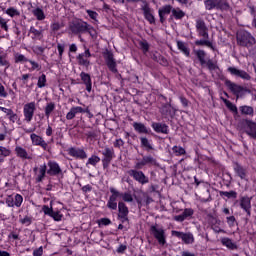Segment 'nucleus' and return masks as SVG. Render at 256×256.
<instances>
[{
  "label": "nucleus",
  "instance_id": "obj_1",
  "mask_svg": "<svg viewBox=\"0 0 256 256\" xmlns=\"http://www.w3.org/2000/svg\"><path fill=\"white\" fill-rule=\"evenodd\" d=\"M236 43L239 47H245L250 53L255 55L256 53V39L253 37L251 32L241 30L236 34Z\"/></svg>",
  "mask_w": 256,
  "mask_h": 256
},
{
  "label": "nucleus",
  "instance_id": "obj_2",
  "mask_svg": "<svg viewBox=\"0 0 256 256\" xmlns=\"http://www.w3.org/2000/svg\"><path fill=\"white\" fill-rule=\"evenodd\" d=\"M150 233L161 247L167 245V234L165 233V229H163V227H159L157 224L152 225L150 227Z\"/></svg>",
  "mask_w": 256,
  "mask_h": 256
},
{
  "label": "nucleus",
  "instance_id": "obj_3",
  "mask_svg": "<svg viewBox=\"0 0 256 256\" xmlns=\"http://www.w3.org/2000/svg\"><path fill=\"white\" fill-rule=\"evenodd\" d=\"M69 31L72 35H83V33H87V22L83 20H72L68 25Z\"/></svg>",
  "mask_w": 256,
  "mask_h": 256
},
{
  "label": "nucleus",
  "instance_id": "obj_4",
  "mask_svg": "<svg viewBox=\"0 0 256 256\" xmlns=\"http://www.w3.org/2000/svg\"><path fill=\"white\" fill-rule=\"evenodd\" d=\"M103 158H102V165L103 169H107L109 165H111V161H113V157H115V150L112 147H104L102 151Z\"/></svg>",
  "mask_w": 256,
  "mask_h": 256
},
{
  "label": "nucleus",
  "instance_id": "obj_5",
  "mask_svg": "<svg viewBox=\"0 0 256 256\" xmlns=\"http://www.w3.org/2000/svg\"><path fill=\"white\" fill-rule=\"evenodd\" d=\"M36 109L35 102H30L24 105L23 115L25 123H31V121H33Z\"/></svg>",
  "mask_w": 256,
  "mask_h": 256
},
{
  "label": "nucleus",
  "instance_id": "obj_6",
  "mask_svg": "<svg viewBox=\"0 0 256 256\" xmlns=\"http://www.w3.org/2000/svg\"><path fill=\"white\" fill-rule=\"evenodd\" d=\"M103 55H104V61L109 71H111V73H118L117 62L115 61V56L113 55V53L107 50L106 52H104Z\"/></svg>",
  "mask_w": 256,
  "mask_h": 256
},
{
  "label": "nucleus",
  "instance_id": "obj_7",
  "mask_svg": "<svg viewBox=\"0 0 256 256\" xmlns=\"http://www.w3.org/2000/svg\"><path fill=\"white\" fill-rule=\"evenodd\" d=\"M47 166V174L50 175V177H59L60 175L63 177V170L61 166H59V163L56 161H48Z\"/></svg>",
  "mask_w": 256,
  "mask_h": 256
},
{
  "label": "nucleus",
  "instance_id": "obj_8",
  "mask_svg": "<svg viewBox=\"0 0 256 256\" xmlns=\"http://www.w3.org/2000/svg\"><path fill=\"white\" fill-rule=\"evenodd\" d=\"M153 167L159 165L153 156H143L142 160L135 164V169H143L145 166Z\"/></svg>",
  "mask_w": 256,
  "mask_h": 256
},
{
  "label": "nucleus",
  "instance_id": "obj_9",
  "mask_svg": "<svg viewBox=\"0 0 256 256\" xmlns=\"http://www.w3.org/2000/svg\"><path fill=\"white\" fill-rule=\"evenodd\" d=\"M171 235L173 237H177L178 239H182V241L186 245H191V244L195 243V238L193 237V235L191 233H184V232H179L177 230H172Z\"/></svg>",
  "mask_w": 256,
  "mask_h": 256
},
{
  "label": "nucleus",
  "instance_id": "obj_10",
  "mask_svg": "<svg viewBox=\"0 0 256 256\" xmlns=\"http://www.w3.org/2000/svg\"><path fill=\"white\" fill-rule=\"evenodd\" d=\"M196 31L199 37H203V39H209V28H207V24H205V20L203 19L196 20Z\"/></svg>",
  "mask_w": 256,
  "mask_h": 256
},
{
  "label": "nucleus",
  "instance_id": "obj_11",
  "mask_svg": "<svg viewBox=\"0 0 256 256\" xmlns=\"http://www.w3.org/2000/svg\"><path fill=\"white\" fill-rule=\"evenodd\" d=\"M227 71L233 76L243 79V81H251V75L245 70H241L235 67H228Z\"/></svg>",
  "mask_w": 256,
  "mask_h": 256
},
{
  "label": "nucleus",
  "instance_id": "obj_12",
  "mask_svg": "<svg viewBox=\"0 0 256 256\" xmlns=\"http://www.w3.org/2000/svg\"><path fill=\"white\" fill-rule=\"evenodd\" d=\"M110 193H112V195L109 197V200L107 202V207L112 211H117V199H119L121 192H119L115 188H110Z\"/></svg>",
  "mask_w": 256,
  "mask_h": 256
},
{
  "label": "nucleus",
  "instance_id": "obj_13",
  "mask_svg": "<svg viewBox=\"0 0 256 256\" xmlns=\"http://www.w3.org/2000/svg\"><path fill=\"white\" fill-rule=\"evenodd\" d=\"M128 173L130 177H133V179L138 183H140L141 185H145L149 183V177L145 176V173H143V171L132 169V170H129Z\"/></svg>",
  "mask_w": 256,
  "mask_h": 256
},
{
  "label": "nucleus",
  "instance_id": "obj_14",
  "mask_svg": "<svg viewBox=\"0 0 256 256\" xmlns=\"http://www.w3.org/2000/svg\"><path fill=\"white\" fill-rule=\"evenodd\" d=\"M118 218L121 220L122 223L129 221V208L125 204V202L118 203Z\"/></svg>",
  "mask_w": 256,
  "mask_h": 256
},
{
  "label": "nucleus",
  "instance_id": "obj_15",
  "mask_svg": "<svg viewBox=\"0 0 256 256\" xmlns=\"http://www.w3.org/2000/svg\"><path fill=\"white\" fill-rule=\"evenodd\" d=\"M225 86L233 93V95H236V97H239L241 93L245 91V88L237 83L232 82L231 80H225Z\"/></svg>",
  "mask_w": 256,
  "mask_h": 256
},
{
  "label": "nucleus",
  "instance_id": "obj_16",
  "mask_svg": "<svg viewBox=\"0 0 256 256\" xmlns=\"http://www.w3.org/2000/svg\"><path fill=\"white\" fill-rule=\"evenodd\" d=\"M68 155L74 157L75 159H81L82 161L87 159V152L82 148L70 147L68 148Z\"/></svg>",
  "mask_w": 256,
  "mask_h": 256
},
{
  "label": "nucleus",
  "instance_id": "obj_17",
  "mask_svg": "<svg viewBox=\"0 0 256 256\" xmlns=\"http://www.w3.org/2000/svg\"><path fill=\"white\" fill-rule=\"evenodd\" d=\"M159 111H160L161 115H163V117H165V119H167L168 117L173 118L175 116L173 107H171V103H169V102L162 103L161 107L159 108Z\"/></svg>",
  "mask_w": 256,
  "mask_h": 256
},
{
  "label": "nucleus",
  "instance_id": "obj_18",
  "mask_svg": "<svg viewBox=\"0 0 256 256\" xmlns=\"http://www.w3.org/2000/svg\"><path fill=\"white\" fill-rule=\"evenodd\" d=\"M42 211L44 215H48L49 217H52L54 221H61V219H63V214L53 211V206L49 208V206L44 205L42 207Z\"/></svg>",
  "mask_w": 256,
  "mask_h": 256
},
{
  "label": "nucleus",
  "instance_id": "obj_19",
  "mask_svg": "<svg viewBox=\"0 0 256 256\" xmlns=\"http://www.w3.org/2000/svg\"><path fill=\"white\" fill-rule=\"evenodd\" d=\"M194 213L195 211L193 210V208H185L182 214L174 216V221H177L178 223H183V221L191 219Z\"/></svg>",
  "mask_w": 256,
  "mask_h": 256
},
{
  "label": "nucleus",
  "instance_id": "obj_20",
  "mask_svg": "<svg viewBox=\"0 0 256 256\" xmlns=\"http://www.w3.org/2000/svg\"><path fill=\"white\" fill-rule=\"evenodd\" d=\"M152 129L155 133H161L162 135H169V126L161 122H152Z\"/></svg>",
  "mask_w": 256,
  "mask_h": 256
},
{
  "label": "nucleus",
  "instance_id": "obj_21",
  "mask_svg": "<svg viewBox=\"0 0 256 256\" xmlns=\"http://www.w3.org/2000/svg\"><path fill=\"white\" fill-rule=\"evenodd\" d=\"M173 12V6L171 5H164L158 10V15L160 18V23H165L167 20L166 15H171Z\"/></svg>",
  "mask_w": 256,
  "mask_h": 256
},
{
  "label": "nucleus",
  "instance_id": "obj_22",
  "mask_svg": "<svg viewBox=\"0 0 256 256\" xmlns=\"http://www.w3.org/2000/svg\"><path fill=\"white\" fill-rule=\"evenodd\" d=\"M245 133L250 137V139H254L256 141V122L252 120L246 121Z\"/></svg>",
  "mask_w": 256,
  "mask_h": 256
},
{
  "label": "nucleus",
  "instance_id": "obj_23",
  "mask_svg": "<svg viewBox=\"0 0 256 256\" xmlns=\"http://www.w3.org/2000/svg\"><path fill=\"white\" fill-rule=\"evenodd\" d=\"M240 207L245 211L247 217H251V198L249 196L240 198Z\"/></svg>",
  "mask_w": 256,
  "mask_h": 256
},
{
  "label": "nucleus",
  "instance_id": "obj_24",
  "mask_svg": "<svg viewBox=\"0 0 256 256\" xmlns=\"http://www.w3.org/2000/svg\"><path fill=\"white\" fill-rule=\"evenodd\" d=\"M80 79L85 85L86 91H88V93H91V90L93 89V81L91 80V75H89V73L86 72H81Z\"/></svg>",
  "mask_w": 256,
  "mask_h": 256
},
{
  "label": "nucleus",
  "instance_id": "obj_25",
  "mask_svg": "<svg viewBox=\"0 0 256 256\" xmlns=\"http://www.w3.org/2000/svg\"><path fill=\"white\" fill-rule=\"evenodd\" d=\"M30 139L33 143V145H37L39 147H42V149H44L45 151H47V142H45V140L43 139V137L33 133L30 135Z\"/></svg>",
  "mask_w": 256,
  "mask_h": 256
},
{
  "label": "nucleus",
  "instance_id": "obj_26",
  "mask_svg": "<svg viewBox=\"0 0 256 256\" xmlns=\"http://www.w3.org/2000/svg\"><path fill=\"white\" fill-rule=\"evenodd\" d=\"M141 9L146 21L150 22L151 24L155 23V16H153V13H151V7H149L147 2L144 3Z\"/></svg>",
  "mask_w": 256,
  "mask_h": 256
},
{
  "label": "nucleus",
  "instance_id": "obj_27",
  "mask_svg": "<svg viewBox=\"0 0 256 256\" xmlns=\"http://www.w3.org/2000/svg\"><path fill=\"white\" fill-rule=\"evenodd\" d=\"M134 130L136 131V133H140V134H144V135H149V133H151V129L147 128V126H145V124L141 123V122H134L132 124Z\"/></svg>",
  "mask_w": 256,
  "mask_h": 256
},
{
  "label": "nucleus",
  "instance_id": "obj_28",
  "mask_svg": "<svg viewBox=\"0 0 256 256\" xmlns=\"http://www.w3.org/2000/svg\"><path fill=\"white\" fill-rule=\"evenodd\" d=\"M193 53L197 57L200 65L203 67L205 63H207V60H205V58L207 57V52L201 49H193Z\"/></svg>",
  "mask_w": 256,
  "mask_h": 256
},
{
  "label": "nucleus",
  "instance_id": "obj_29",
  "mask_svg": "<svg viewBox=\"0 0 256 256\" xmlns=\"http://www.w3.org/2000/svg\"><path fill=\"white\" fill-rule=\"evenodd\" d=\"M234 171L240 179H247V168L241 166L239 163L234 164Z\"/></svg>",
  "mask_w": 256,
  "mask_h": 256
},
{
  "label": "nucleus",
  "instance_id": "obj_30",
  "mask_svg": "<svg viewBox=\"0 0 256 256\" xmlns=\"http://www.w3.org/2000/svg\"><path fill=\"white\" fill-rule=\"evenodd\" d=\"M220 242L224 247H227V249H230V251H235V249H237V244L233 242V240H231L230 238H227V237L221 238Z\"/></svg>",
  "mask_w": 256,
  "mask_h": 256
},
{
  "label": "nucleus",
  "instance_id": "obj_31",
  "mask_svg": "<svg viewBox=\"0 0 256 256\" xmlns=\"http://www.w3.org/2000/svg\"><path fill=\"white\" fill-rule=\"evenodd\" d=\"M83 111V107L81 106H75L70 109V111L66 114V119L68 121H71L72 119H75L76 115L78 113H81Z\"/></svg>",
  "mask_w": 256,
  "mask_h": 256
},
{
  "label": "nucleus",
  "instance_id": "obj_32",
  "mask_svg": "<svg viewBox=\"0 0 256 256\" xmlns=\"http://www.w3.org/2000/svg\"><path fill=\"white\" fill-rule=\"evenodd\" d=\"M185 17V12L181 10V8H172V14L170 19H176L177 21H181Z\"/></svg>",
  "mask_w": 256,
  "mask_h": 256
},
{
  "label": "nucleus",
  "instance_id": "obj_33",
  "mask_svg": "<svg viewBox=\"0 0 256 256\" xmlns=\"http://www.w3.org/2000/svg\"><path fill=\"white\" fill-rule=\"evenodd\" d=\"M195 45L197 47H209V49H212L213 51L215 50V47H213V43L211 41H209V38H204L201 40H196Z\"/></svg>",
  "mask_w": 256,
  "mask_h": 256
},
{
  "label": "nucleus",
  "instance_id": "obj_34",
  "mask_svg": "<svg viewBox=\"0 0 256 256\" xmlns=\"http://www.w3.org/2000/svg\"><path fill=\"white\" fill-rule=\"evenodd\" d=\"M177 47L179 49V51H181L182 53H184V55L186 57H191V50L189 49V47L187 46V44H185V42L183 41H178L177 42Z\"/></svg>",
  "mask_w": 256,
  "mask_h": 256
},
{
  "label": "nucleus",
  "instance_id": "obj_35",
  "mask_svg": "<svg viewBox=\"0 0 256 256\" xmlns=\"http://www.w3.org/2000/svg\"><path fill=\"white\" fill-rule=\"evenodd\" d=\"M15 152H16L17 157H20V159H32V157L29 156V154L27 153V150H25L21 146H17L15 148Z\"/></svg>",
  "mask_w": 256,
  "mask_h": 256
},
{
  "label": "nucleus",
  "instance_id": "obj_36",
  "mask_svg": "<svg viewBox=\"0 0 256 256\" xmlns=\"http://www.w3.org/2000/svg\"><path fill=\"white\" fill-rule=\"evenodd\" d=\"M47 174V164H43L39 168V172L36 177L37 183H41L43 179H45V175Z\"/></svg>",
  "mask_w": 256,
  "mask_h": 256
},
{
  "label": "nucleus",
  "instance_id": "obj_37",
  "mask_svg": "<svg viewBox=\"0 0 256 256\" xmlns=\"http://www.w3.org/2000/svg\"><path fill=\"white\" fill-rule=\"evenodd\" d=\"M216 9L218 11H229L231 9V6L229 5V2H227V0H217Z\"/></svg>",
  "mask_w": 256,
  "mask_h": 256
},
{
  "label": "nucleus",
  "instance_id": "obj_38",
  "mask_svg": "<svg viewBox=\"0 0 256 256\" xmlns=\"http://www.w3.org/2000/svg\"><path fill=\"white\" fill-rule=\"evenodd\" d=\"M141 147H144L147 151H153V143L151 140H148L147 137H140Z\"/></svg>",
  "mask_w": 256,
  "mask_h": 256
},
{
  "label": "nucleus",
  "instance_id": "obj_39",
  "mask_svg": "<svg viewBox=\"0 0 256 256\" xmlns=\"http://www.w3.org/2000/svg\"><path fill=\"white\" fill-rule=\"evenodd\" d=\"M239 109L242 115H249L250 117H253L255 113V110L253 109V107L248 105L240 106Z\"/></svg>",
  "mask_w": 256,
  "mask_h": 256
},
{
  "label": "nucleus",
  "instance_id": "obj_40",
  "mask_svg": "<svg viewBox=\"0 0 256 256\" xmlns=\"http://www.w3.org/2000/svg\"><path fill=\"white\" fill-rule=\"evenodd\" d=\"M32 13L38 21H45V12H43V9L38 7L36 9L32 10Z\"/></svg>",
  "mask_w": 256,
  "mask_h": 256
},
{
  "label": "nucleus",
  "instance_id": "obj_41",
  "mask_svg": "<svg viewBox=\"0 0 256 256\" xmlns=\"http://www.w3.org/2000/svg\"><path fill=\"white\" fill-rule=\"evenodd\" d=\"M204 7L206 11H213V9H217V0H205Z\"/></svg>",
  "mask_w": 256,
  "mask_h": 256
},
{
  "label": "nucleus",
  "instance_id": "obj_42",
  "mask_svg": "<svg viewBox=\"0 0 256 256\" xmlns=\"http://www.w3.org/2000/svg\"><path fill=\"white\" fill-rule=\"evenodd\" d=\"M9 155H11V150L0 146V163H4L5 157H9Z\"/></svg>",
  "mask_w": 256,
  "mask_h": 256
},
{
  "label": "nucleus",
  "instance_id": "obj_43",
  "mask_svg": "<svg viewBox=\"0 0 256 256\" xmlns=\"http://www.w3.org/2000/svg\"><path fill=\"white\" fill-rule=\"evenodd\" d=\"M101 161V158L97 155H92L90 158H88V161L86 162V167H89V165H92V167H97V163Z\"/></svg>",
  "mask_w": 256,
  "mask_h": 256
},
{
  "label": "nucleus",
  "instance_id": "obj_44",
  "mask_svg": "<svg viewBox=\"0 0 256 256\" xmlns=\"http://www.w3.org/2000/svg\"><path fill=\"white\" fill-rule=\"evenodd\" d=\"M220 197H227V199H237V192L231 190L229 192L227 191H220L219 192Z\"/></svg>",
  "mask_w": 256,
  "mask_h": 256
},
{
  "label": "nucleus",
  "instance_id": "obj_45",
  "mask_svg": "<svg viewBox=\"0 0 256 256\" xmlns=\"http://www.w3.org/2000/svg\"><path fill=\"white\" fill-rule=\"evenodd\" d=\"M54 111H55V103L53 102L47 103L45 107V117L49 119V117H51V113Z\"/></svg>",
  "mask_w": 256,
  "mask_h": 256
},
{
  "label": "nucleus",
  "instance_id": "obj_46",
  "mask_svg": "<svg viewBox=\"0 0 256 256\" xmlns=\"http://www.w3.org/2000/svg\"><path fill=\"white\" fill-rule=\"evenodd\" d=\"M119 197L122 198L124 203H133V195L131 192L120 193Z\"/></svg>",
  "mask_w": 256,
  "mask_h": 256
},
{
  "label": "nucleus",
  "instance_id": "obj_47",
  "mask_svg": "<svg viewBox=\"0 0 256 256\" xmlns=\"http://www.w3.org/2000/svg\"><path fill=\"white\" fill-rule=\"evenodd\" d=\"M172 151L173 153H175L176 157H181V155L187 154V151H185V148L181 146H173Z\"/></svg>",
  "mask_w": 256,
  "mask_h": 256
},
{
  "label": "nucleus",
  "instance_id": "obj_48",
  "mask_svg": "<svg viewBox=\"0 0 256 256\" xmlns=\"http://www.w3.org/2000/svg\"><path fill=\"white\" fill-rule=\"evenodd\" d=\"M226 107L232 111V113H235L237 115V113H239L237 106L235 104H233L231 101L227 100V99H223Z\"/></svg>",
  "mask_w": 256,
  "mask_h": 256
},
{
  "label": "nucleus",
  "instance_id": "obj_49",
  "mask_svg": "<svg viewBox=\"0 0 256 256\" xmlns=\"http://www.w3.org/2000/svg\"><path fill=\"white\" fill-rule=\"evenodd\" d=\"M205 65L209 69L210 72L216 71V69H219V66H217V63L213 62V60H211V59L206 61Z\"/></svg>",
  "mask_w": 256,
  "mask_h": 256
},
{
  "label": "nucleus",
  "instance_id": "obj_50",
  "mask_svg": "<svg viewBox=\"0 0 256 256\" xmlns=\"http://www.w3.org/2000/svg\"><path fill=\"white\" fill-rule=\"evenodd\" d=\"M46 83H47V76L45 74H42L38 78L37 86L39 87V89H43V87H45Z\"/></svg>",
  "mask_w": 256,
  "mask_h": 256
},
{
  "label": "nucleus",
  "instance_id": "obj_51",
  "mask_svg": "<svg viewBox=\"0 0 256 256\" xmlns=\"http://www.w3.org/2000/svg\"><path fill=\"white\" fill-rule=\"evenodd\" d=\"M29 33H32V35H34L36 39H41L43 35V31L37 30V28H35L34 26L30 27Z\"/></svg>",
  "mask_w": 256,
  "mask_h": 256
},
{
  "label": "nucleus",
  "instance_id": "obj_52",
  "mask_svg": "<svg viewBox=\"0 0 256 256\" xmlns=\"http://www.w3.org/2000/svg\"><path fill=\"white\" fill-rule=\"evenodd\" d=\"M22 204H23V196H21V194H15L14 207H21Z\"/></svg>",
  "mask_w": 256,
  "mask_h": 256
},
{
  "label": "nucleus",
  "instance_id": "obj_53",
  "mask_svg": "<svg viewBox=\"0 0 256 256\" xmlns=\"http://www.w3.org/2000/svg\"><path fill=\"white\" fill-rule=\"evenodd\" d=\"M86 33H89L92 38L97 37V30L93 28V26L89 25L88 23L86 24Z\"/></svg>",
  "mask_w": 256,
  "mask_h": 256
},
{
  "label": "nucleus",
  "instance_id": "obj_54",
  "mask_svg": "<svg viewBox=\"0 0 256 256\" xmlns=\"http://www.w3.org/2000/svg\"><path fill=\"white\" fill-rule=\"evenodd\" d=\"M79 65H84L85 67H89L90 62L87 58L83 57V55H78L77 57Z\"/></svg>",
  "mask_w": 256,
  "mask_h": 256
},
{
  "label": "nucleus",
  "instance_id": "obj_55",
  "mask_svg": "<svg viewBox=\"0 0 256 256\" xmlns=\"http://www.w3.org/2000/svg\"><path fill=\"white\" fill-rule=\"evenodd\" d=\"M139 45L144 55L149 52V42H147L146 40H143L139 43Z\"/></svg>",
  "mask_w": 256,
  "mask_h": 256
},
{
  "label": "nucleus",
  "instance_id": "obj_56",
  "mask_svg": "<svg viewBox=\"0 0 256 256\" xmlns=\"http://www.w3.org/2000/svg\"><path fill=\"white\" fill-rule=\"evenodd\" d=\"M15 59L16 63H29V59H27V57H25L23 54L16 55Z\"/></svg>",
  "mask_w": 256,
  "mask_h": 256
},
{
  "label": "nucleus",
  "instance_id": "obj_57",
  "mask_svg": "<svg viewBox=\"0 0 256 256\" xmlns=\"http://www.w3.org/2000/svg\"><path fill=\"white\" fill-rule=\"evenodd\" d=\"M7 15H9L10 17H17L20 15L19 10L15 9V8H8L6 10Z\"/></svg>",
  "mask_w": 256,
  "mask_h": 256
},
{
  "label": "nucleus",
  "instance_id": "obj_58",
  "mask_svg": "<svg viewBox=\"0 0 256 256\" xmlns=\"http://www.w3.org/2000/svg\"><path fill=\"white\" fill-rule=\"evenodd\" d=\"M226 223L229 227H235L237 219H235V216H228L226 217Z\"/></svg>",
  "mask_w": 256,
  "mask_h": 256
},
{
  "label": "nucleus",
  "instance_id": "obj_59",
  "mask_svg": "<svg viewBox=\"0 0 256 256\" xmlns=\"http://www.w3.org/2000/svg\"><path fill=\"white\" fill-rule=\"evenodd\" d=\"M6 205L7 207H15V197L13 195L6 197Z\"/></svg>",
  "mask_w": 256,
  "mask_h": 256
},
{
  "label": "nucleus",
  "instance_id": "obj_60",
  "mask_svg": "<svg viewBox=\"0 0 256 256\" xmlns=\"http://www.w3.org/2000/svg\"><path fill=\"white\" fill-rule=\"evenodd\" d=\"M0 27L4 31H9V25H7V20H5V18H3L1 16H0Z\"/></svg>",
  "mask_w": 256,
  "mask_h": 256
},
{
  "label": "nucleus",
  "instance_id": "obj_61",
  "mask_svg": "<svg viewBox=\"0 0 256 256\" xmlns=\"http://www.w3.org/2000/svg\"><path fill=\"white\" fill-rule=\"evenodd\" d=\"M28 63H30V65L32 66L31 69L32 71H35L36 69L38 71H41V65H39V63L33 61V60H28Z\"/></svg>",
  "mask_w": 256,
  "mask_h": 256
},
{
  "label": "nucleus",
  "instance_id": "obj_62",
  "mask_svg": "<svg viewBox=\"0 0 256 256\" xmlns=\"http://www.w3.org/2000/svg\"><path fill=\"white\" fill-rule=\"evenodd\" d=\"M20 223L22 225H26L27 227H29V225H31V223H33V220L31 219V217H24L23 219H20Z\"/></svg>",
  "mask_w": 256,
  "mask_h": 256
},
{
  "label": "nucleus",
  "instance_id": "obj_63",
  "mask_svg": "<svg viewBox=\"0 0 256 256\" xmlns=\"http://www.w3.org/2000/svg\"><path fill=\"white\" fill-rule=\"evenodd\" d=\"M33 52L36 54V55H43V53H45V48L44 47H41V46H35L33 48Z\"/></svg>",
  "mask_w": 256,
  "mask_h": 256
},
{
  "label": "nucleus",
  "instance_id": "obj_64",
  "mask_svg": "<svg viewBox=\"0 0 256 256\" xmlns=\"http://www.w3.org/2000/svg\"><path fill=\"white\" fill-rule=\"evenodd\" d=\"M7 117L9 118V121H11L12 123H15L17 121V119H18L17 114H15V112H13V110H12V112H10L8 114Z\"/></svg>",
  "mask_w": 256,
  "mask_h": 256
}]
</instances>
